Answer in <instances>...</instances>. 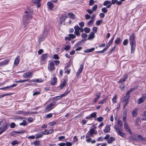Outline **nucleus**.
<instances>
[{
    "mask_svg": "<svg viewBox=\"0 0 146 146\" xmlns=\"http://www.w3.org/2000/svg\"><path fill=\"white\" fill-rule=\"evenodd\" d=\"M33 11L29 8H27L24 13L23 17L24 23L27 24L29 23V21L32 18Z\"/></svg>",
    "mask_w": 146,
    "mask_h": 146,
    "instance_id": "1",
    "label": "nucleus"
},
{
    "mask_svg": "<svg viewBox=\"0 0 146 146\" xmlns=\"http://www.w3.org/2000/svg\"><path fill=\"white\" fill-rule=\"evenodd\" d=\"M118 126L115 125L114 128L117 133L120 136L124 137L125 135V134L122 132V128L123 127L122 122L120 120H118L117 121Z\"/></svg>",
    "mask_w": 146,
    "mask_h": 146,
    "instance_id": "2",
    "label": "nucleus"
},
{
    "mask_svg": "<svg viewBox=\"0 0 146 146\" xmlns=\"http://www.w3.org/2000/svg\"><path fill=\"white\" fill-rule=\"evenodd\" d=\"M129 41L131 45V52L132 53L134 52L136 47V41L134 34H132L130 36Z\"/></svg>",
    "mask_w": 146,
    "mask_h": 146,
    "instance_id": "3",
    "label": "nucleus"
},
{
    "mask_svg": "<svg viewBox=\"0 0 146 146\" xmlns=\"http://www.w3.org/2000/svg\"><path fill=\"white\" fill-rule=\"evenodd\" d=\"M6 123L5 120H3L0 122V135L5 131L8 128V123Z\"/></svg>",
    "mask_w": 146,
    "mask_h": 146,
    "instance_id": "4",
    "label": "nucleus"
},
{
    "mask_svg": "<svg viewBox=\"0 0 146 146\" xmlns=\"http://www.w3.org/2000/svg\"><path fill=\"white\" fill-rule=\"evenodd\" d=\"M47 131L46 133L44 132L38 133L36 135L35 137L36 139H37L41 138L42 136L43 135H47L53 132V130L50 129L47 130Z\"/></svg>",
    "mask_w": 146,
    "mask_h": 146,
    "instance_id": "5",
    "label": "nucleus"
},
{
    "mask_svg": "<svg viewBox=\"0 0 146 146\" xmlns=\"http://www.w3.org/2000/svg\"><path fill=\"white\" fill-rule=\"evenodd\" d=\"M56 102L54 101L50 103L48 105H47L46 107V110L48 111H49L54 108L56 106Z\"/></svg>",
    "mask_w": 146,
    "mask_h": 146,
    "instance_id": "6",
    "label": "nucleus"
},
{
    "mask_svg": "<svg viewBox=\"0 0 146 146\" xmlns=\"http://www.w3.org/2000/svg\"><path fill=\"white\" fill-rule=\"evenodd\" d=\"M48 68L49 71H52L55 69L54 64L53 62H50L48 64Z\"/></svg>",
    "mask_w": 146,
    "mask_h": 146,
    "instance_id": "7",
    "label": "nucleus"
},
{
    "mask_svg": "<svg viewBox=\"0 0 146 146\" xmlns=\"http://www.w3.org/2000/svg\"><path fill=\"white\" fill-rule=\"evenodd\" d=\"M48 57V54L47 53L43 54L41 55V59L42 62L41 63L42 65L45 64V62Z\"/></svg>",
    "mask_w": 146,
    "mask_h": 146,
    "instance_id": "8",
    "label": "nucleus"
},
{
    "mask_svg": "<svg viewBox=\"0 0 146 146\" xmlns=\"http://www.w3.org/2000/svg\"><path fill=\"white\" fill-rule=\"evenodd\" d=\"M74 28L75 31L74 33V34L78 36H80V33L79 31L80 30V28L78 25H77L75 26Z\"/></svg>",
    "mask_w": 146,
    "mask_h": 146,
    "instance_id": "9",
    "label": "nucleus"
},
{
    "mask_svg": "<svg viewBox=\"0 0 146 146\" xmlns=\"http://www.w3.org/2000/svg\"><path fill=\"white\" fill-rule=\"evenodd\" d=\"M97 131H95L94 129H90L88 131L87 134L88 136L90 137H92L93 135L94 134H96Z\"/></svg>",
    "mask_w": 146,
    "mask_h": 146,
    "instance_id": "10",
    "label": "nucleus"
},
{
    "mask_svg": "<svg viewBox=\"0 0 146 146\" xmlns=\"http://www.w3.org/2000/svg\"><path fill=\"white\" fill-rule=\"evenodd\" d=\"M33 75L32 72H27L23 74V76L25 78H31Z\"/></svg>",
    "mask_w": 146,
    "mask_h": 146,
    "instance_id": "11",
    "label": "nucleus"
},
{
    "mask_svg": "<svg viewBox=\"0 0 146 146\" xmlns=\"http://www.w3.org/2000/svg\"><path fill=\"white\" fill-rule=\"evenodd\" d=\"M124 127L126 131L129 132V133L131 134V131L130 128L128 125L127 122H124Z\"/></svg>",
    "mask_w": 146,
    "mask_h": 146,
    "instance_id": "12",
    "label": "nucleus"
},
{
    "mask_svg": "<svg viewBox=\"0 0 146 146\" xmlns=\"http://www.w3.org/2000/svg\"><path fill=\"white\" fill-rule=\"evenodd\" d=\"M10 59H6L3 61L0 62V66H2L7 64L9 61Z\"/></svg>",
    "mask_w": 146,
    "mask_h": 146,
    "instance_id": "13",
    "label": "nucleus"
},
{
    "mask_svg": "<svg viewBox=\"0 0 146 146\" xmlns=\"http://www.w3.org/2000/svg\"><path fill=\"white\" fill-rule=\"evenodd\" d=\"M127 110H125L123 113V122H126V117H127Z\"/></svg>",
    "mask_w": 146,
    "mask_h": 146,
    "instance_id": "14",
    "label": "nucleus"
},
{
    "mask_svg": "<svg viewBox=\"0 0 146 146\" xmlns=\"http://www.w3.org/2000/svg\"><path fill=\"white\" fill-rule=\"evenodd\" d=\"M110 126L111 125L110 124L106 126L105 129L104 130V132L105 133L109 132L110 130Z\"/></svg>",
    "mask_w": 146,
    "mask_h": 146,
    "instance_id": "15",
    "label": "nucleus"
},
{
    "mask_svg": "<svg viewBox=\"0 0 146 146\" xmlns=\"http://www.w3.org/2000/svg\"><path fill=\"white\" fill-rule=\"evenodd\" d=\"M123 77V78H121L120 79V80L119 81V83H122L123 82H125V80L127 79V74H125L124 75Z\"/></svg>",
    "mask_w": 146,
    "mask_h": 146,
    "instance_id": "16",
    "label": "nucleus"
},
{
    "mask_svg": "<svg viewBox=\"0 0 146 146\" xmlns=\"http://www.w3.org/2000/svg\"><path fill=\"white\" fill-rule=\"evenodd\" d=\"M130 97L129 94H127L126 93V96L123 98V101L124 102H127Z\"/></svg>",
    "mask_w": 146,
    "mask_h": 146,
    "instance_id": "17",
    "label": "nucleus"
},
{
    "mask_svg": "<svg viewBox=\"0 0 146 146\" xmlns=\"http://www.w3.org/2000/svg\"><path fill=\"white\" fill-rule=\"evenodd\" d=\"M95 37V33L94 32H91L89 35V36L88 38V40L92 39Z\"/></svg>",
    "mask_w": 146,
    "mask_h": 146,
    "instance_id": "18",
    "label": "nucleus"
},
{
    "mask_svg": "<svg viewBox=\"0 0 146 146\" xmlns=\"http://www.w3.org/2000/svg\"><path fill=\"white\" fill-rule=\"evenodd\" d=\"M60 19V21L59 23L61 24L62 23V21H64L65 20L66 17L64 15H62Z\"/></svg>",
    "mask_w": 146,
    "mask_h": 146,
    "instance_id": "19",
    "label": "nucleus"
},
{
    "mask_svg": "<svg viewBox=\"0 0 146 146\" xmlns=\"http://www.w3.org/2000/svg\"><path fill=\"white\" fill-rule=\"evenodd\" d=\"M47 5L48 9L51 10H52L53 7V4L52 3L50 2H48L47 3Z\"/></svg>",
    "mask_w": 146,
    "mask_h": 146,
    "instance_id": "20",
    "label": "nucleus"
},
{
    "mask_svg": "<svg viewBox=\"0 0 146 146\" xmlns=\"http://www.w3.org/2000/svg\"><path fill=\"white\" fill-rule=\"evenodd\" d=\"M95 50V48H92L91 49H87L85 50L84 51V52L86 53H88L93 52V51L94 50Z\"/></svg>",
    "mask_w": 146,
    "mask_h": 146,
    "instance_id": "21",
    "label": "nucleus"
},
{
    "mask_svg": "<svg viewBox=\"0 0 146 146\" xmlns=\"http://www.w3.org/2000/svg\"><path fill=\"white\" fill-rule=\"evenodd\" d=\"M63 95H62V94H61V95L54 97L53 98V99L54 100L57 101L61 99L62 97H63Z\"/></svg>",
    "mask_w": 146,
    "mask_h": 146,
    "instance_id": "22",
    "label": "nucleus"
},
{
    "mask_svg": "<svg viewBox=\"0 0 146 146\" xmlns=\"http://www.w3.org/2000/svg\"><path fill=\"white\" fill-rule=\"evenodd\" d=\"M19 56H17L16 58L15 59L14 61V64L17 65L19 63Z\"/></svg>",
    "mask_w": 146,
    "mask_h": 146,
    "instance_id": "23",
    "label": "nucleus"
},
{
    "mask_svg": "<svg viewBox=\"0 0 146 146\" xmlns=\"http://www.w3.org/2000/svg\"><path fill=\"white\" fill-rule=\"evenodd\" d=\"M41 0H33L32 1V2L35 4H37V7H39L40 6V4H39V3Z\"/></svg>",
    "mask_w": 146,
    "mask_h": 146,
    "instance_id": "24",
    "label": "nucleus"
},
{
    "mask_svg": "<svg viewBox=\"0 0 146 146\" xmlns=\"http://www.w3.org/2000/svg\"><path fill=\"white\" fill-rule=\"evenodd\" d=\"M145 100L144 98L141 97L138 100L137 103L138 104H141Z\"/></svg>",
    "mask_w": 146,
    "mask_h": 146,
    "instance_id": "25",
    "label": "nucleus"
},
{
    "mask_svg": "<svg viewBox=\"0 0 146 146\" xmlns=\"http://www.w3.org/2000/svg\"><path fill=\"white\" fill-rule=\"evenodd\" d=\"M30 81L35 82H36L37 83H40V82H42L43 81V80H40L39 79H35V80H33V79L32 80L30 81H29V82H30Z\"/></svg>",
    "mask_w": 146,
    "mask_h": 146,
    "instance_id": "26",
    "label": "nucleus"
},
{
    "mask_svg": "<svg viewBox=\"0 0 146 146\" xmlns=\"http://www.w3.org/2000/svg\"><path fill=\"white\" fill-rule=\"evenodd\" d=\"M57 79L56 77L53 78L52 80L50 82V84L52 85H54L55 83L56 82Z\"/></svg>",
    "mask_w": 146,
    "mask_h": 146,
    "instance_id": "27",
    "label": "nucleus"
},
{
    "mask_svg": "<svg viewBox=\"0 0 146 146\" xmlns=\"http://www.w3.org/2000/svg\"><path fill=\"white\" fill-rule=\"evenodd\" d=\"M115 139L114 137H110L108 139V143H111Z\"/></svg>",
    "mask_w": 146,
    "mask_h": 146,
    "instance_id": "28",
    "label": "nucleus"
},
{
    "mask_svg": "<svg viewBox=\"0 0 146 146\" xmlns=\"http://www.w3.org/2000/svg\"><path fill=\"white\" fill-rule=\"evenodd\" d=\"M67 83L66 81V80H64L62 84H61L60 86V88L62 89L65 86Z\"/></svg>",
    "mask_w": 146,
    "mask_h": 146,
    "instance_id": "29",
    "label": "nucleus"
},
{
    "mask_svg": "<svg viewBox=\"0 0 146 146\" xmlns=\"http://www.w3.org/2000/svg\"><path fill=\"white\" fill-rule=\"evenodd\" d=\"M137 87L135 86L133 88H131L129 91L126 92L127 94H129V93H131L132 91L135 90L136 89Z\"/></svg>",
    "mask_w": 146,
    "mask_h": 146,
    "instance_id": "30",
    "label": "nucleus"
},
{
    "mask_svg": "<svg viewBox=\"0 0 146 146\" xmlns=\"http://www.w3.org/2000/svg\"><path fill=\"white\" fill-rule=\"evenodd\" d=\"M137 109L135 108L132 111V114L133 117H135L137 115Z\"/></svg>",
    "mask_w": 146,
    "mask_h": 146,
    "instance_id": "31",
    "label": "nucleus"
},
{
    "mask_svg": "<svg viewBox=\"0 0 146 146\" xmlns=\"http://www.w3.org/2000/svg\"><path fill=\"white\" fill-rule=\"evenodd\" d=\"M91 118H96L97 116V113L94 112L90 115Z\"/></svg>",
    "mask_w": 146,
    "mask_h": 146,
    "instance_id": "32",
    "label": "nucleus"
},
{
    "mask_svg": "<svg viewBox=\"0 0 146 146\" xmlns=\"http://www.w3.org/2000/svg\"><path fill=\"white\" fill-rule=\"evenodd\" d=\"M121 41L120 38L119 37H117L115 40V42L116 44H118L120 43Z\"/></svg>",
    "mask_w": 146,
    "mask_h": 146,
    "instance_id": "33",
    "label": "nucleus"
},
{
    "mask_svg": "<svg viewBox=\"0 0 146 146\" xmlns=\"http://www.w3.org/2000/svg\"><path fill=\"white\" fill-rule=\"evenodd\" d=\"M107 98H104L103 100H101L99 102V104H103L104 103L106 102Z\"/></svg>",
    "mask_w": 146,
    "mask_h": 146,
    "instance_id": "34",
    "label": "nucleus"
},
{
    "mask_svg": "<svg viewBox=\"0 0 146 146\" xmlns=\"http://www.w3.org/2000/svg\"><path fill=\"white\" fill-rule=\"evenodd\" d=\"M19 114L24 115H26L28 114V112L22 111H20Z\"/></svg>",
    "mask_w": 146,
    "mask_h": 146,
    "instance_id": "35",
    "label": "nucleus"
},
{
    "mask_svg": "<svg viewBox=\"0 0 146 146\" xmlns=\"http://www.w3.org/2000/svg\"><path fill=\"white\" fill-rule=\"evenodd\" d=\"M90 29L88 27H85L84 28V31L87 33H89L90 32Z\"/></svg>",
    "mask_w": 146,
    "mask_h": 146,
    "instance_id": "36",
    "label": "nucleus"
},
{
    "mask_svg": "<svg viewBox=\"0 0 146 146\" xmlns=\"http://www.w3.org/2000/svg\"><path fill=\"white\" fill-rule=\"evenodd\" d=\"M117 96L116 95H115L113 97V98L112 99V101L113 103H115L117 102Z\"/></svg>",
    "mask_w": 146,
    "mask_h": 146,
    "instance_id": "37",
    "label": "nucleus"
},
{
    "mask_svg": "<svg viewBox=\"0 0 146 146\" xmlns=\"http://www.w3.org/2000/svg\"><path fill=\"white\" fill-rule=\"evenodd\" d=\"M69 17L71 18L72 19H74L75 18V16L74 14L72 13H70L68 14Z\"/></svg>",
    "mask_w": 146,
    "mask_h": 146,
    "instance_id": "38",
    "label": "nucleus"
},
{
    "mask_svg": "<svg viewBox=\"0 0 146 146\" xmlns=\"http://www.w3.org/2000/svg\"><path fill=\"white\" fill-rule=\"evenodd\" d=\"M70 48V46H69V45H66L65 46L64 48V49L66 51H68L69 50Z\"/></svg>",
    "mask_w": 146,
    "mask_h": 146,
    "instance_id": "39",
    "label": "nucleus"
},
{
    "mask_svg": "<svg viewBox=\"0 0 146 146\" xmlns=\"http://www.w3.org/2000/svg\"><path fill=\"white\" fill-rule=\"evenodd\" d=\"M68 36L70 37L71 39H74L75 38L76 36L73 34H69Z\"/></svg>",
    "mask_w": 146,
    "mask_h": 146,
    "instance_id": "40",
    "label": "nucleus"
},
{
    "mask_svg": "<svg viewBox=\"0 0 146 146\" xmlns=\"http://www.w3.org/2000/svg\"><path fill=\"white\" fill-rule=\"evenodd\" d=\"M84 66L83 64H81L80 66V68L78 70L79 72L82 73V70L83 69Z\"/></svg>",
    "mask_w": 146,
    "mask_h": 146,
    "instance_id": "41",
    "label": "nucleus"
},
{
    "mask_svg": "<svg viewBox=\"0 0 146 146\" xmlns=\"http://www.w3.org/2000/svg\"><path fill=\"white\" fill-rule=\"evenodd\" d=\"M136 136L138 137L139 140H140L141 141H143V137L141 135L136 134Z\"/></svg>",
    "mask_w": 146,
    "mask_h": 146,
    "instance_id": "42",
    "label": "nucleus"
},
{
    "mask_svg": "<svg viewBox=\"0 0 146 146\" xmlns=\"http://www.w3.org/2000/svg\"><path fill=\"white\" fill-rule=\"evenodd\" d=\"M16 125L14 122L11 123L10 125V127L11 128H13L15 127Z\"/></svg>",
    "mask_w": 146,
    "mask_h": 146,
    "instance_id": "43",
    "label": "nucleus"
},
{
    "mask_svg": "<svg viewBox=\"0 0 146 146\" xmlns=\"http://www.w3.org/2000/svg\"><path fill=\"white\" fill-rule=\"evenodd\" d=\"M111 3V2L109 1H105L103 3V5L104 6H106L108 4Z\"/></svg>",
    "mask_w": 146,
    "mask_h": 146,
    "instance_id": "44",
    "label": "nucleus"
},
{
    "mask_svg": "<svg viewBox=\"0 0 146 146\" xmlns=\"http://www.w3.org/2000/svg\"><path fill=\"white\" fill-rule=\"evenodd\" d=\"M139 118H136L135 121V125L137 126H138L139 125L138 122H139Z\"/></svg>",
    "mask_w": 146,
    "mask_h": 146,
    "instance_id": "45",
    "label": "nucleus"
},
{
    "mask_svg": "<svg viewBox=\"0 0 146 146\" xmlns=\"http://www.w3.org/2000/svg\"><path fill=\"white\" fill-rule=\"evenodd\" d=\"M89 136H88L87 135H86V141L88 142H90L91 141V138H89Z\"/></svg>",
    "mask_w": 146,
    "mask_h": 146,
    "instance_id": "46",
    "label": "nucleus"
},
{
    "mask_svg": "<svg viewBox=\"0 0 146 146\" xmlns=\"http://www.w3.org/2000/svg\"><path fill=\"white\" fill-rule=\"evenodd\" d=\"M34 144L36 146L39 145L40 144V142L39 141H35L34 142Z\"/></svg>",
    "mask_w": 146,
    "mask_h": 146,
    "instance_id": "47",
    "label": "nucleus"
},
{
    "mask_svg": "<svg viewBox=\"0 0 146 146\" xmlns=\"http://www.w3.org/2000/svg\"><path fill=\"white\" fill-rule=\"evenodd\" d=\"M102 11L104 13H106L108 12V10L106 9V7H103L102 9Z\"/></svg>",
    "mask_w": 146,
    "mask_h": 146,
    "instance_id": "48",
    "label": "nucleus"
},
{
    "mask_svg": "<svg viewBox=\"0 0 146 146\" xmlns=\"http://www.w3.org/2000/svg\"><path fill=\"white\" fill-rule=\"evenodd\" d=\"M94 19H91L88 23V25H90L93 24Z\"/></svg>",
    "mask_w": 146,
    "mask_h": 146,
    "instance_id": "49",
    "label": "nucleus"
},
{
    "mask_svg": "<svg viewBox=\"0 0 146 146\" xmlns=\"http://www.w3.org/2000/svg\"><path fill=\"white\" fill-rule=\"evenodd\" d=\"M103 119V117H100L97 119V120L99 122L102 121Z\"/></svg>",
    "mask_w": 146,
    "mask_h": 146,
    "instance_id": "50",
    "label": "nucleus"
},
{
    "mask_svg": "<svg viewBox=\"0 0 146 146\" xmlns=\"http://www.w3.org/2000/svg\"><path fill=\"white\" fill-rule=\"evenodd\" d=\"M27 122L25 120H23L22 123H20L19 125H23V126L25 125L26 124Z\"/></svg>",
    "mask_w": 146,
    "mask_h": 146,
    "instance_id": "51",
    "label": "nucleus"
},
{
    "mask_svg": "<svg viewBox=\"0 0 146 146\" xmlns=\"http://www.w3.org/2000/svg\"><path fill=\"white\" fill-rule=\"evenodd\" d=\"M142 120H146V110L145 111L143 115V116Z\"/></svg>",
    "mask_w": 146,
    "mask_h": 146,
    "instance_id": "52",
    "label": "nucleus"
},
{
    "mask_svg": "<svg viewBox=\"0 0 146 146\" xmlns=\"http://www.w3.org/2000/svg\"><path fill=\"white\" fill-rule=\"evenodd\" d=\"M128 43V40L127 39H125L124 40L123 42V44L124 46H125L127 45Z\"/></svg>",
    "mask_w": 146,
    "mask_h": 146,
    "instance_id": "53",
    "label": "nucleus"
},
{
    "mask_svg": "<svg viewBox=\"0 0 146 146\" xmlns=\"http://www.w3.org/2000/svg\"><path fill=\"white\" fill-rule=\"evenodd\" d=\"M79 25L81 27H83L84 26V23L83 22H81L79 23Z\"/></svg>",
    "mask_w": 146,
    "mask_h": 146,
    "instance_id": "54",
    "label": "nucleus"
},
{
    "mask_svg": "<svg viewBox=\"0 0 146 146\" xmlns=\"http://www.w3.org/2000/svg\"><path fill=\"white\" fill-rule=\"evenodd\" d=\"M18 144V143L17 141L16 140H15L12 141L11 143V144L14 145H15L16 144Z\"/></svg>",
    "mask_w": 146,
    "mask_h": 146,
    "instance_id": "55",
    "label": "nucleus"
},
{
    "mask_svg": "<svg viewBox=\"0 0 146 146\" xmlns=\"http://www.w3.org/2000/svg\"><path fill=\"white\" fill-rule=\"evenodd\" d=\"M102 20H97L96 21V25H97L98 26L100 25L101 24V23L102 22Z\"/></svg>",
    "mask_w": 146,
    "mask_h": 146,
    "instance_id": "56",
    "label": "nucleus"
},
{
    "mask_svg": "<svg viewBox=\"0 0 146 146\" xmlns=\"http://www.w3.org/2000/svg\"><path fill=\"white\" fill-rule=\"evenodd\" d=\"M65 143L66 146H72L73 144L72 143L69 142H67Z\"/></svg>",
    "mask_w": 146,
    "mask_h": 146,
    "instance_id": "57",
    "label": "nucleus"
},
{
    "mask_svg": "<svg viewBox=\"0 0 146 146\" xmlns=\"http://www.w3.org/2000/svg\"><path fill=\"white\" fill-rule=\"evenodd\" d=\"M65 138V137L63 136H61L58 137V139L60 141H61L62 139Z\"/></svg>",
    "mask_w": 146,
    "mask_h": 146,
    "instance_id": "58",
    "label": "nucleus"
},
{
    "mask_svg": "<svg viewBox=\"0 0 146 146\" xmlns=\"http://www.w3.org/2000/svg\"><path fill=\"white\" fill-rule=\"evenodd\" d=\"M52 114L51 113L48 114L46 115V117L47 118H50L52 117Z\"/></svg>",
    "mask_w": 146,
    "mask_h": 146,
    "instance_id": "59",
    "label": "nucleus"
},
{
    "mask_svg": "<svg viewBox=\"0 0 146 146\" xmlns=\"http://www.w3.org/2000/svg\"><path fill=\"white\" fill-rule=\"evenodd\" d=\"M91 18V16L90 15H89L88 14H86L85 15V18L86 19L88 20L90 19Z\"/></svg>",
    "mask_w": 146,
    "mask_h": 146,
    "instance_id": "60",
    "label": "nucleus"
},
{
    "mask_svg": "<svg viewBox=\"0 0 146 146\" xmlns=\"http://www.w3.org/2000/svg\"><path fill=\"white\" fill-rule=\"evenodd\" d=\"M97 7H98V6H97V5H95L92 7V11H96V9L97 8Z\"/></svg>",
    "mask_w": 146,
    "mask_h": 146,
    "instance_id": "61",
    "label": "nucleus"
},
{
    "mask_svg": "<svg viewBox=\"0 0 146 146\" xmlns=\"http://www.w3.org/2000/svg\"><path fill=\"white\" fill-rule=\"evenodd\" d=\"M56 123L55 122H52L48 123V124L50 126H52L55 125Z\"/></svg>",
    "mask_w": 146,
    "mask_h": 146,
    "instance_id": "62",
    "label": "nucleus"
},
{
    "mask_svg": "<svg viewBox=\"0 0 146 146\" xmlns=\"http://www.w3.org/2000/svg\"><path fill=\"white\" fill-rule=\"evenodd\" d=\"M94 3V1L93 0H90L89 4L90 5H92Z\"/></svg>",
    "mask_w": 146,
    "mask_h": 146,
    "instance_id": "63",
    "label": "nucleus"
},
{
    "mask_svg": "<svg viewBox=\"0 0 146 146\" xmlns=\"http://www.w3.org/2000/svg\"><path fill=\"white\" fill-rule=\"evenodd\" d=\"M53 58L56 59H59V57L57 54H55L53 56Z\"/></svg>",
    "mask_w": 146,
    "mask_h": 146,
    "instance_id": "64",
    "label": "nucleus"
}]
</instances>
